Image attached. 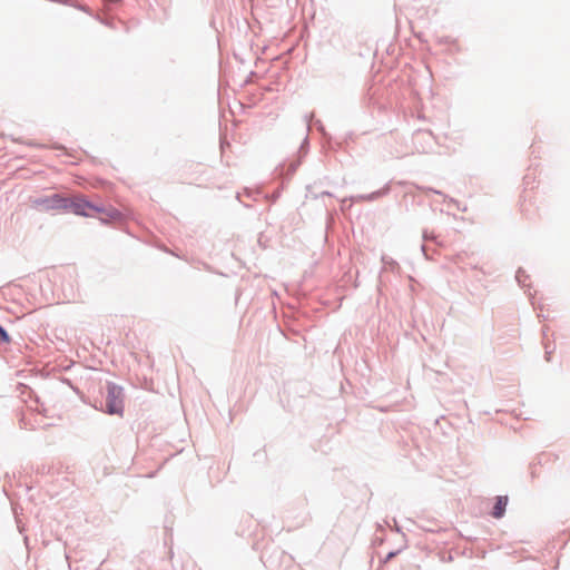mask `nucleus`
<instances>
[{
	"instance_id": "nucleus-3",
	"label": "nucleus",
	"mask_w": 570,
	"mask_h": 570,
	"mask_svg": "<svg viewBox=\"0 0 570 570\" xmlns=\"http://www.w3.org/2000/svg\"><path fill=\"white\" fill-rule=\"evenodd\" d=\"M67 209H70L76 215L81 216H90L91 212L97 210V208L94 205L88 203L82 197H75L72 199H69V205Z\"/></svg>"
},
{
	"instance_id": "nucleus-2",
	"label": "nucleus",
	"mask_w": 570,
	"mask_h": 570,
	"mask_svg": "<svg viewBox=\"0 0 570 570\" xmlns=\"http://www.w3.org/2000/svg\"><path fill=\"white\" fill-rule=\"evenodd\" d=\"M106 407L109 414H122L124 405H122V394L121 389L117 386H110L108 389Z\"/></svg>"
},
{
	"instance_id": "nucleus-1",
	"label": "nucleus",
	"mask_w": 570,
	"mask_h": 570,
	"mask_svg": "<svg viewBox=\"0 0 570 570\" xmlns=\"http://www.w3.org/2000/svg\"><path fill=\"white\" fill-rule=\"evenodd\" d=\"M68 205L69 199L58 194L32 200V206L40 210L67 209Z\"/></svg>"
},
{
	"instance_id": "nucleus-5",
	"label": "nucleus",
	"mask_w": 570,
	"mask_h": 570,
	"mask_svg": "<svg viewBox=\"0 0 570 570\" xmlns=\"http://www.w3.org/2000/svg\"><path fill=\"white\" fill-rule=\"evenodd\" d=\"M0 341L1 342H9V336L7 332L0 326Z\"/></svg>"
},
{
	"instance_id": "nucleus-4",
	"label": "nucleus",
	"mask_w": 570,
	"mask_h": 570,
	"mask_svg": "<svg viewBox=\"0 0 570 570\" xmlns=\"http://www.w3.org/2000/svg\"><path fill=\"white\" fill-rule=\"evenodd\" d=\"M507 504H508L507 497H498L497 502L493 507L492 515L497 519L501 518L505 511Z\"/></svg>"
}]
</instances>
